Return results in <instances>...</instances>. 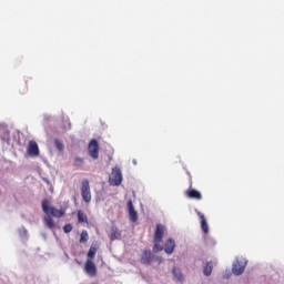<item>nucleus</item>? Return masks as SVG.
Here are the masks:
<instances>
[{"instance_id": "nucleus-1", "label": "nucleus", "mask_w": 284, "mask_h": 284, "mask_svg": "<svg viewBox=\"0 0 284 284\" xmlns=\"http://www.w3.org/2000/svg\"><path fill=\"white\" fill-rule=\"evenodd\" d=\"M245 267H247V260L245 257H236L235 262H233L232 273L234 276H241L245 272Z\"/></svg>"}, {"instance_id": "nucleus-2", "label": "nucleus", "mask_w": 284, "mask_h": 284, "mask_svg": "<svg viewBox=\"0 0 284 284\" xmlns=\"http://www.w3.org/2000/svg\"><path fill=\"white\" fill-rule=\"evenodd\" d=\"M42 212H44V214H49L50 216H55V219H61V216L65 214L63 210L50 206L48 200L42 201Z\"/></svg>"}, {"instance_id": "nucleus-3", "label": "nucleus", "mask_w": 284, "mask_h": 284, "mask_svg": "<svg viewBox=\"0 0 284 284\" xmlns=\"http://www.w3.org/2000/svg\"><path fill=\"white\" fill-rule=\"evenodd\" d=\"M109 183L110 185H121V183H123V173H121V169L119 168H113L111 175L109 178Z\"/></svg>"}, {"instance_id": "nucleus-4", "label": "nucleus", "mask_w": 284, "mask_h": 284, "mask_svg": "<svg viewBox=\"0 0 284 284\" xmlns=\"http://www.w3.org/2000/svg\"><path fill=\"white\" fill-rule=\"evenodd\" d=\"M81 196L84 203L92 201V193L90 192V182L88 180L82 181Z\"/></svg>"}, {"instance_id": "nucleus-5", "label": "nucleus", "mask_w": 284, "mask_h": 284, "mask_svg": "<svg viewBox=\"0 0 284 284\" xmlns=\"http://www.w3.org/2000/svg\"><path fill=\"white\" fill-rule=\"evenodd\" d=\"M89 156L91 159H99V142L97 140H91L88 146Z\"/></svg>"}, {"instance_id": "nucleus-6", "label": "nucleus", "mask_w": 284, "mask_h": 284, "mask_svg": "<svg viewBox=\"0 0 284 284\" xmlns=\"http://www.w3.org/2000/svg\"><path fill=\"white\" fill-rule=\"evenodd\" d=\"M141 263L143 265L150 266L154 263V254L151 251H143L141 255Z\"/></svg>"}, {"instance_id": "nucleus-7", "label": "nucleus", "mask_w": 284, "mask_h": 284, "mask_svg": "<svg viewBox=\"0 0 284 284\" xmlns=\"http://www.w3.org/2000/svg\"><path fill=\"white\" fill-rule=\"evenodd\" d=\"M28 156L34 158L39 156V144L36 141H29V145L27 149Z\"/></svg>"}, {"instance_id": "nucleus-8", "label": "nucleus", "mask_w": 284, "mask_h": 284, "mask_svg": "<svg viewBox=\"0 0 284 284\" xmlns=\"http://www.w3.org/2000/svg\"><path fill=\"white\" fill-rule=\"evenodd\" d=\"M195 213L201 219V230L204 234H207L210 232V225L207 224V220L205 219V215L201 213L199 210L195 209Z\"/></svg>"}, {"instance_id": "nucleus-9", "label": "nucleus", "mask_w": 284, "mask_h": 284, "mask_svg": "<svg viewBox=\"0 0 284 284\" xmlns=\"http://www.w3.org/2000/svg\"><path fill=\"white\" fill-rule=\"evenodd\" d=\"M0 139L6 143H10V131L8 130V125H6V123H0Z\"/></svg>"}, {"instance_id": "nucleus-10", "label": "nucleus", "mask_w": 284, "mask_h": 284, "mask_svg": "<svg viewBox=\"0 0 284 284\" xmlns=\"http://www.w3.org/2000/svg\"><path fill=\"white\" fill-rule=\"evenodd\" d=\"M84 270L89 276H97V265L91 260L85 262Z\"/></svg>"}, {"instance_id": "nucleus-11", "label": "nucleus", "mask_w": 284, "mask_h": 284, "mask_svg": "<svg viewBox=\"0 0 284 284\" xmlns=\"http://www.w3.org/2000/svg\"><path fill=\"white\" fill-rule=\"evenodd\" d=\"M172 274L178 283H185V276L183 275V272L179 267L173 266Z\"/></svg>"}, {"instance_id": "nucleus-12", "label": "nucleus", "mask_w": 284, "mask_h": 284, "mask_svg": "<svg viewBox=\"0 0 284 284\" xmlns=\"http://www.w3.org/2000/svg\"><path fill=\"white\" fill-rule=\"evenodd\" d=\"M164 234H165V226L163 224H158L154 233V240L163 241Z\"/></svg>"}, {"instance_id": "nucleus-13", "label": "nucleus", "mask_w": 284, "mask_h": 284, "mask_svg": "<svg viewBox=\"0 0 284 284\" xmlns=\"http://www.w3.org/2000/svg\"><path fill=\"white\" fill-rule=\"evenodd\" d=\"M176 247V242L173 239H169L164 244L165 254H172Z\"/></svg>"}, {"instance_id": "nucleus-14", "label": "nucleus", "mask_w": 284, "mask_h": 284, "mask_svg": "<svg viewBox=\"0 0 284 284\" xmlns=\"http://www.w3.org/2000/svg\"><path fill=\"white\" fill-rule=\"evenodd\" d=\"M43 223L49 230H54V227L57 226L54 220H52V215L50 214H45V216L43 217Z\"/></svg>"}, {"instance_id": "nucleus-15", "label": "nucleus", "mask_w": 284, "mask_h": 284, "mask_svg": "<svg viewBox=\"0 0 284 284\" xmlns=\"http://www.w3.org/2000/svg\"><path fill=\"white\" fill-rule=\"evenodd\" d=\"M110 241H121V231L116 226L111 227Z\"/></svg>"}, {"instance_id": "nucleus-16", "label": "nucleus", "mask_w": 284, "mask_h": 284, "mask_svg": "<svg viewBox=\"0 0 284 284\" xmlns=\"http://www.w3.org/2000/svg\"><path fill=\"white\" fill-rule=\"evenodd\" d=\"M187 197L195 199L196 201H201V199H203V195H201V192L192 189V190L187 191Z\"/></svg>"}, {"instance_id": "nucleus-17", "label": "nucleus", "mask_w": 284, "mask_h": 284, "mask_svg": "<svg viewBox=\"0 0 284 284\" xmlns=\"http://www.w3.org/2000/svg\"><path fill=\"white\" fill-rule=\"evenodd\" d=\"M212 270H214V264L212 262H206L203 268L204 276H212Z\"/></svg>"}, {"instance_id": "nucleus-18", "label": "nucleus", "mask_w": 284, "mask_h": 284, "mask_svg": "<svg viewBox=\"0 0 284 284\" xmlns=\"http://www.w3.org/2000/svg\"><path fill=\"white\" fill-rule=\"evenodd\" d=\"M162 242H163V240H154V245H153L154 254L162 252V250H163V246L161 245Z\"/></svg>"}, {"instance_id": "nucleus-19", "label": "nucleus", "mask_w": 284, "mask_h": 284, "mask_svg": "<svg viewBox=\"0 0 284 284\" xmlns=\"http://www.w3.org/2000/svg\"><path fill=\"white\" fill-rule=\"evenodd\" d=\"M78 222L79 223H88V215L83 213V211H78Z\"/></svg>"}, {"instance_id": "nucleus-20", "label": "nucleus", "mask_w": 284, "mask_h": 284, "mask_svg": "<svg viewBox=\"0 0 284 284\" xmlns=\"http://www.w3.org/2000/svg\"><path fill=\"white\" fill-rule=\"evenodd\" d=\"M54 145L59 152H63V150H65V145H63V141L59 139L54 140Z\"/></svg>"}, {"instance_id": "nucleus-21", "label": "nucleus", "mask_w": 284, "mask_h": 284, "mask_svg": "<svg viewBox=\"0 0 284 284\" xmlns=\"http://www.w3.org/2000/svg\"><path fill=\"white\" fill-rule=\"evenodd\" d=\"M94 256H97V247L91 246V247L89 248V252H88V258H89V261H92V258H94Z\"/></svg>"}, {"instance_id": "nucleus-22", "label": "nucleus", "mask_w": 284, "mask_h": 284, "mask_svg": "<svg viewBox=\"0 0 284 284\" xmlns=\"http://www.w3.org/2000/svg\"><path fill=\"white\" fill-rule=\"evenodd\" d=\"M129 219L132 223H136V221H139V214L136 211L129 213Z\"/></svg>"}, {"instance_id": "nucleus-23", "label": "nucleus", "mask_w": 284, "mask_h": 284, "mask_svg": "<svg viewBox=\"0 0 284 284\" xmlns=\"http://www.w3.org/2000/svg\"><path fill=\"white\" fill-rule=\"evenodd\" d=\"M19 234L22 239H28V229L22 226L19 229Z\"/></svg>"}, {"instance_id": "nucleus-24", "label": "nucleus", "mask_w": 284, "mask_h": 284, "mask_svg": "<svg viewBox=\"0 0 284 284\" xmlns=\"http://www.w3.org/2000/svg\"><path fill=\"white\" fill-rule=\"evenodd\" d=\"M88 239H89V236H88V231H82L81 232V235H80V243H85V242H88Z\"/></svg>"}, {"instance_id": "nucleus-25", "label": "nucleus", "mask_w": 284, "mask_h": 284, "mask_svg": "<svg viewBox=\"0 0 284 284\" xmlns=\"http://www.w3.org/2000/svg\"><path fill=\"white\" fill-rule=\"evenodd\" d=\"M74 165H75V168H81V165H83V159L82 158H75L74 159Z\"/></svg>"}, {"instance_id": "nucleus-26", "label": "nucleus", "mask_w": 284, "mask_h": 284, "mask_svg": "<svg viewBox=\"0 0 284 284\" xmlns=\"http://www.w3.org/2000/svg\"><path fill=\"white\" fill-rule=\"evenodd\" d=\"M128 210H129V214L132 212H136V210H134V204L132 203V200H129L128 202Z\"/></svg>"}, {"instance_id": "nucleus-27", "label": "nucleus", "mask_w": 284, "mask_h": 284, "mask_svg": "<svg viewBox=\"0 0 284 284\" xmlns=\"http://www.w3.org/2000/svg\"><path fill=\"white\" fill-rule=\"evenodd\" d=\"M63 232L64 234H70V232H72V224H65L63 226Z\"/></svg>"}, {"instance_id": "nucleus-28", "label": "nucleus", "mask_w": 284, "mask_h": 284, "mask_svg": "<svg viewBox=\"0 0 284 284\" xmlns=\"http://www.w3.org/2000/svg\"><path fill=\"white\" fill-rule=\"evenodd\" d=\"M154 261H156V263H159V264L163 263V258H161L156 255H154Z\"/></svg>"}, {"instance_id": "nucleus-29", "label": "nucleus", "mask_w": 284, "mask_h": 284, "mask_svg": "<svg viewBox=\"0 0 284 284\" xmlns=\"http://www.w3.org/2000/svg\"><path fill=\"white\" fill-rule=\"evenodd\" d=\"M64 130H70V121H64Z\"/></svg>"}, {"instance_id": "nucleus-30", "label": "nucleus", "mask_w": 284, "mask_h": 284, "mask_svg": "<svg viewBox=\"0 0 284 284\" xmlns=\"http://www.w3.org/2000/svg\"><path fill=\"white\" fill-rule=\"evenodd\" d=\"M29 223H34L37 221V217H34L33 215L31 217L28 219Z\"/></svg>"}, {"instance_id": "nucleus-31", "label": "nucleus", "mask_w": 284, "mask_h": 284, "mask_svg": "<svg viewBox=\"0 0 284 284\" xmlns=\"http://www.w3.org/2000/svg\"><path fill=\"white\" fill-rule=\"evenodd\" d=\"M230 276H232V273H227V274L223 275V278H230Z\"/></svg>"}, {"instance_id": "nucleus-32", "label": "nucleus", "mask_w": 284, "mask_h": 284, "mask_svg": "<svg viewBox=\"0 0 284 284\" xmlns=\"http://www.w3.org/2000/svg\"><path fill=\"white\" fill-rule=\"evenodd\" d=\"M132 163H133V165H136V160H133Z\"/></svg>"}]
</instances>
